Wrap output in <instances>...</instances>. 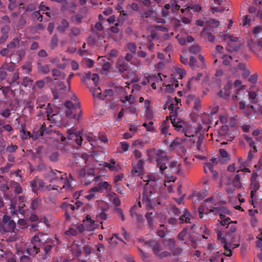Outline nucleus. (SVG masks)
Here are the masks:
<instances>
[{
    "label": "nucleus",
    "mask_w": 262,
    "mask_h": 262,
    "mask_svg": "<svg viewBox=\"0 0 262 262\" xmlns=\"http://www.w3.org/2000/svg\"><path fill=\"white\" fill-rule=\"evenodd\" d=\"M49 177H50V189L58 190V188L62 190L63 188L71 187L67 174L63 171L51 169L49 172Z\"/></svg>",
    "instance_id": "f257e3e1"
},
{
    "label": "nucleus",
    "mask_w": 262,
    "mask_h": 262,
    "mask_svg": "<svg viewBox=\"0 0 262 262\" xmlns=\"http://www.w3.org/2000/svg\"><path fill=\"white\" fill-rule=\"evenodd\" d=\"M219 21L215 19H211L207 21V25L201 32L202 36L210 42L214 40V34L216 33L215 28L219 26Z\"/></svg>",
    "instance_id": "f03ea898"
},
{
    "label": "nucleus",
    "mask_w": 262,
    "mask_h": 262,
    "mask_svg": "<svg viewBox=\"0 0 262 262\" xmlns=\"http://www.w3.org/2000/svg\"><path fill=\"white\" fill-rule=\"evenodd\" d=\"M15 222L11 219V217L4 215L3 216L2 222L0 223V233L4 234L8 232H16Z\"/></svg>",
    "instance_id": "7ed1b4c3"
},
{
    "label": "nucleus",
    "mask_w": 262,
    "mask_h": 262,
    "mask_svg": "<svg viewBox=\"0 0 262 262\" xmlns=\"http://www.w3.org/2000/svg\"><path fill=\"white\" fill-rule=\"evenodd\" d=\"M141 202L139 201L137 205H134L130 209V214L131 216L136 219L138 225L143 223L144 219L143 218V215L144 214L145 218L147 219V211H146L145 213H144L143 210L141 209Z\"/></svg>",
    "instance_id": "20e7f679"
},
{
    "label": "nucleus",
    "mask_w": 262,
    "mask_h": 262,
    "mask_svg": "<svg viewBox=\"0 0 262 262\" xmlns=\"http://www.w3.org/2000/svg\"><path fill=\"white\" fill-rule=\"evenodd\" d=\"M173 126L177 131L184 133L187 137L193 138L196 133L195 128L181 120L177 121V122L174 121Z\"/></svg>",
    "instance_id": "39448f33"
},
{
    "label": "nucleus",
    "mask_w": 262,
    "mask_h": 262,
    "mask_svg": "<svg viewBox=\"0 0 262 262\" xmlns=\"http://www.w3.org/2000/svg\"><path fill=\"white\" fill-rule=\"evenodd\" d=\"M157 165L160 168L161 173L167 168V165L169 163L168 157L164 154L162 150H158L155 156Z\"/></svg>",
    "instance_id": "423d86ee"
},
{
    "label": "nucleus",
    "mask_w": 262,
    "mask_h": 262,
    "mask_svg": "<svg viewBox=\"0 0 262 262\" xmlns=\"http://www.w3.org/2000/svg\"><path fill=\"white\" fill-rule=\"evenodd\" d=\"M181 102L180 99H178L176 97L174 99V102H172L169 105L168 109L170 111V115L167 116V120H170V123L173 125L174 120L175 122H177V121H180L179 119L177 118V111L179 108L178 103Z\"/></svg>",
    "instance_id": "0eeeda50"
},
{
    "label": "nucleus",
    "mask_w": 262,
    "mask_h": 262,
    "mask_svg": "<svg viewBox=\"0 0 262 262\" xmlns=\"http://www.w3.org/2000/svg\"><path fill=\"white\" fill-rule=\"evenodd\" d=\"M247 97V91L246 90V88H243L235 90L232 98L235 101L238 100L243 101Z\"/></svg>",
    "instance_id": "6e6552de"
},
{
    "label": "nucleus",
    "mask_w": 262,
    "mask_h": 262,
    "mask_svg": "<svg viewBox=\"0 0 262 262\" xmlns=\"http://www.w3.org/2000/svg\"><path fill=\"white\" fill-rule=\"evenodd\" d=\"M232 87L233 85L231 82L230 81L227 82L224 88L218 93V95L225 99H228L229 98Z\"/></svg>",
    "instance_id": "1a4fd4ad"
},
{
    "label": "nucleus",
    "mask_w": 262,
    "mask_h": 262,
    "mask_svg": "<svg viewBox=\"0 0 262 262\" xmlns=\"http://www.w3.org/2000/svg\"><path fill=\"white\" fill-rule=\"evenodd\" d=\"M210 212H214L215 214H219L221 220L225 219V215L223 213L230 214V212L224 207H212L209 210Z\"/></svg>",
    "instance_id": "9d476101"
},
{
    "label": "nucleus",
    "mask_w": 262,
    "mask_h": 262,
    "mask_svg": "<svg viewBox=\"0 0 262 262\" xmlns=\"http://www.w3.org/2000/svg\"><path fill=\"white\" fill-rule=\"evenodd\" d=\"M145 163V161L140 160L136 165H135L132 171V174L136 176H141L143 173V166Z\"/></svg>",
    "instance_id": "9b49d317"
},
{
    "label": "nucleus",
    "mask_w": 262,
    "mask_h": 262,
    "mask_svg": "<svg viewBox=\"0 0 262 262\" xmlns=\"http://www.w3.org/2000/svg\"><path fill=\"white\" fill-rule=\"evenodd\" d=\"M147 243V242H145L144 240L140 239L138 242L139 245L138 246L141 257L145 261H146L147 260L146 253L145 252Z\"/></svg>",
    "instance_id": "f8f14e48"
},
{
    "label": "nucleus",
    "mask_w": 262,
    "mask_h": 262,
    "mask_svg": "<svg viewBox=\"0 0 262 262\" xmlns=\"http://www.w3.org/2000/svg\"><path fill=\"white\" fill-rule=\"evenodd\" d=\"M83 223L86 231H93L97 228V225L95 223V221L91 220L90 215L86 216V219L83 221Z\"/></svg>",
    "instance_id": "ddd939ff"
},
{
    "label": "nucleus",
    "mask_w": 262,
    "mask_h": 262,
    "mask_svg": "<svg viewBox=\"0 0 262 262\" xmlns=\"http://www.w3.org/2000/svg\"><path fill=\"white\" fill-rule=\"evenodd\" d=\"M46 129V125L45 123H43L41 125L40 128L37 131L33 130L32 133V139L33 140H36L40 136H43L44 132Z\"/></svg>",
    "instance_id": "4468645a"
},
{
    "label": "nucleus",
    "mask_w": 262,
    "mask_h": 262,
    "mask_svg": "<svg viewBox=\"0 0 262 262\" xmlns=\"http://www.w3.org/2000/svg\"><path fill=\"white\" fill-rule=\"evenodd\" d=\"M191 217V213L186 209H185L183 215L179 217L180 223L182 224L183 223L192 224L190 222Z\"/></svg>",
    "instance_id": "2eb2a0df"
},
{
    "label": "nucleus",
    "mask_w": 262,
    "mask_h": 262,
    "mask_svg": "<svg viewBox=\"0 0 262 262\" xmlns=\"http://www.w3.org/2000/svg\"><path fill=\"white\" fill-rule=\"evenodd\" d=\"M61 208L65 209L66 211V215L67 219L70 217V214H71L70 211L73 212L76 209L74 205L68 204L67 203H63L62 204Z\"/></svg>",
    "instance_id": "dca6fc26"
},
{
    "label": "nucleus",
    "mask_w": 262,
    "mask_h": 262,
    "mask_svg": "<svg viewBox=\"0 0 262 262\" xmlns=\"http://www.w3.org/2000/svg\"><path fill=\"white\" fill-rule=\"evenodd\" d=\"M185 141V139H180L179 138H176L173 142L170 144V147L171 148L174 149L176 148H177L178 146H180V147L183 150H185V148L184 146H182V144L183 142Z\"/></svg>",
    "instance_id": "f3484780"
},
{
    "label": "nucleus",
    "mask_w": 262,
    "mask_h": 262,
    "mask_svg": "<svg viewBox=\"0 0 262 262\" xmlns=\"http://www.w3.org/2000/svg\"><path fill=\"white\" fill-rule=\"evenodd\" d=\"M76 110L75 113L73 116V118L76 119L78 122L80 121L82 117L83 112L81 108L79 102H77V104L75 106Z\"/></svg>",
    "instance_id": "a211bd4d"
},
{
    "label": "nucleus",
    "mask_w": 262,
    "mask_h": 262,
    "mask_svg": "<svg viewBox=\"0 0 262 262\" xmlns=\"http://www.w3.org/2000/svg\"><path fill=\"white\" fill-rule=\"evenodd\" d=\"M148 247L152 248V250L154 254L158 255L161 250L160 245L155 241H148Z\"/></svg>",
    "instance_id": "6ab92c4d"
},
{
    "label": "nucleus",
    "mask_w": 262,
    "mask_h": 262,
    "mask_svg": "<svg viewBox=\"0 0 262 262\" xmlns=\"http://www.w3.org/2000/svg\"><path fill=\"white\" fill-rule=\"evenodd\" d=\"M104 166L107 167L111 171H119L121 168V166L119 164H116V162L114 159L110 161V163L105 162Z\"/></svg>",
    "instance_id": "aec40b11"
},
{
    "label": "nucleus",
    "mask_w": 262,
    "mask_h": 262,
    "mask_svg": "<svg viewBox=\"0 0 262 262\" xmlns=\"http://www.w3.org/2000/svg\"><path fill=\"white\" fill-rule=\"evenodd\" d=\"M38 72L43 74H48L50 72V66L48 64L42 65L39 61L37 62Z\"/></svg>",
    "instance_id": "412c9836"
},
{
    "label": "nucleus",
    "mask_w": 262,
    "mask_h": 262,
    "mask_svg": "<svg viewBox=\"0 0 262 262\" xmlns=\"http://www.w3.org/2000/svg\"><path fill=\"white\" fill-rule=\"evenodd\" d=\"M194 226H195L194 224H192V225L191 226H188L187 227L183 228L182 231H181L178 234V235L177 236L178 238L181 241H184V237L188 234V230H192Z\"/></svg>",
    "instance_id": "4be33fe9"
},
{
    "label": "nucleus",
    "mask_w": 262,
    "mask_h": 262,
    "mask_svg": "<svg viewBox=\"0 0 262 262\" xmlns=\"http://www.w3.org/2000/svg\"><path fill=\"white\" fill-rule=\"evenodd\" d=\"M133 145L135 148L134 151V154L135 156L136 157V158H140L141 157V152L136 148H140L142 147L143 146V143L140 140H136L133 143Z\"/></svg>",
    "instance_id": "5701e85b"
},
{
    "label": "nucleus",
    "mask_w": 262,
    "mask_h": 262,
    "mask_svg": "<svg viewBox=\"0 0 262 262\" xmlns=\"http://www.w3.org/2000/svg\"><path fill=\"white\" fill-rule=\"evenodd\" d=\"M223 39L227 42V44L230 43L231 45V43H233L234 42H239L237 37L229 34H224L223 36Z\"/></svg>",
    "instance_id": "b1692460"
},
{
    "label": "nucleus",
    "mask_w": 262,
    "mask_h": 262,
    "mask_svg": "<svg viewBox=\"0 0 262 262\" xmlns=\"http://www.w3.org/2000/svg\"><path fill=\"white\" fill-rule=\"evenodd\" d=\"M168 213L171 216L178 217L180 216L181 211L176 206L173 205L169 209Z\"/></svg>",
    "instance_id": "393cba45"
},
{
    "label": "nucleus",
    "mask_w": 262,
    "mask_h": 262,
    "mask_svg": "<svg viewBox=\"0 0 262 262\" xmlns=\"http://www.w3.org/2000/svg\"><path fill=\"white\" fill-rule=\"evenodd\" d=\"M108 186V183L107 182L104 181L99 183L97 186L92 188V190L99 192L103 190L104 189H107Z\"/></svg>",
    "instance_id": "a878e982"
},
{
    "label": "nucleus",
    "mask_w": 262,
    "mask_h": 262,
    "mask_svg": "<svg viewBox=\"0 0 262 262\" xmlns=\"http://www.w3.org/2000/svg\"><path fill=\"white\" fill-rule=\"evenodd\" d=\"M69 27V23L68 20L63 18L61 22V25L58 26L57 28L58 31L60 33H63L66 31L67 29Z\"/></svg>",
    "instance_id": "bb28decb"
},
{
    "label": "nucleus",
    "mask_w": 262,
    "mask_h": 262,
    "mask_svg": "<svg viewBox=\"0 0 262 262\" xmlns=\"http://www.w3.org/2000/svg\"><path fill=\"white\" fill-rule=\"evenodd\" d=\"M224 247L225 249L224 254L227 256H231L232 255V251L231 250L232 244L228 243L227 242L224 243Z\"/></svg>",
    "instance_id": "cd10ccee"
},
{
    "label": "nucleus",
    "mask_w": 262,
    "mask_h": 262,
    "mask_svg": "<svg viewBox=\"0 0 262 262\" xmlns=\"http://www.w3.org/2000/svg\"><path fill=\"white\" fill-rule=\"evenodd\" d=\"M168 121V120H167V119L164 121L160 126L161 132L162 134L165 135L166 137L168 133V129L169 127V123L167 122Z\"/></svg>",
    "instance_id": "c85d7f7f"
},
{
    "label": "nucleus",
    "mask_w": 262,
    "mask_h": 262,
    "mask_svg": "<svg viewBox=\"0 0 262 262\" xmlns=\"http://www.w3.org/2000/svg\"><path fill=\"white\" fill-rule=\"evenodd\" d=\"M240 46L239 42H234L233 43L227 44V50L229 52L237 51Z\"/></svg>",
    "instance_id": "c756f323"
},
{
    "label": "nucleus",
    "mask_w": 262,
    "mask_h": 262,
    "mask_svg": "<svg viewBox=\"0 0 262 262\" xmlns=\"http://www.w3.org/2000/svg\"><path fill=\"white\" fill-rule=\"evenodd\" d=\"M147 185L146 183L144 186V191L143 192L142 204L144 208L147 210V195L146 194V187Z\"/></svg>",
    "instance_id": "7c9ffc66"
},
{
    "label": "nucleus",
    "mask_w": 262,
    "mask_h": 262,
    "mask_svg": "<svg viewBox=\"0 0 262 262\" xmlns=\"http://www.w3.org/2000/svg\"><path fill=\"white\" fill-rule=\"evenodd\" d=\"M204 140V137L200 135L198 138L197 140H196V139H193V142L196 143V149L198 150H202V144L203 143Z\"/></svg>",
    "instance_id": "2f4dec72"
},
{
    "label": "nucleus",
    "mask_w": 262,
    "mask_h": 262,
    "mask_svg": "<svg viewBox=\"0 0 262 262\" xmlns=\"http://www.w3.org/2000/svg\"><path fill=\"white\" fill-rule=\"evenodd\" d=\"M91 91L92 92L94 97H97L100 99H104L101 95V90L100 87L92 88Z\"/></svg>",
    "instance_id": "473e14b6"
},
{
    "label": "nucleus",
    "mask_w": 262,
    "mask_h": 262,
    "mask_svg": "<svg viewBox=\"0 0 262 262\" xmlns=\"http://www.w3.org/2000/svg\"><path fill=\"white\" fill-rule=\"evenodd\" d=\"M20 133H23V135H21V138L23 140L28 139L30 138H32V134H31L30 132L26 130L25 128V126H24L22 129L20 130Z\"/></svg>",
    "instance_id": "72a5a7b5"
},
{
    "label": "nucleus",
    "mask_w": 262,
    "mask_h": 262,
    "mask_svg": "<svg viewBox=\"0 0 262 262\" xmlns=\"http://www.w3.org/2000/svg\"><path fill=\"white\" fill-rule=\"evenodd\" d=\"M201 51V47L198 45H193L189 48V51L191 54L194 55L199 53Z\"/></svg>",
    "instance_id": "f704fd0d"
},
{
    "label": "nucleus",
    "mask_w": 262,
    "mask_h": 262,
    "mask_svg": "<svg viewBox=\"0 0 262 262\" xmlns=\"http://www.w3.org/2000/svg\"><path fill=\"white\" fill-rule=\"evenodd\" d=\"M19 40L18 38L16 37L13 39L12 41L10 42L7 45V48L8 49H14L19 46Z\"/></svg>",
    "instance_id": "c9c22d12"
},
{
    "label": "nucleus",
    "mask_w": 262,
    "mask_h": 262,
    "mask_svg": "<svg viewBox=\"0 0 262 262\" xmlns=\"http://www.w3.org/2000/svg\"><path fill=\"white\" fill-rule=\"evenodd\" d=\"M128 68V63L127 62L123 61L118 64V69L120 73H123L126 71Z\"/></svg>",
    "instance_id": "e433bc0d"
},
{
    "label": "nucleus",
    "mask_w": 262,
    "mask_h": 262,
    "mask_svg": "<svg viewBox=\"0 0 262 262\" xmlns=\"http://www.w3.org/2000/svg\"><path fill=\"white\" fill-rule=\"evenodd\" d=\"M58 38L57 34H54L51 39V47L52 49H55L58 46Z\"/></svg>",
    "instance_id": "4c0bfd02"
},
{
    "label": "nucleus",
    "mask_w": 262,
    "mask_h": 262,
    "mask_svg": "<svg viewBox=\"0 0 262 262\" xmlns=\"http://www.w3.org/2000/svg\"><path fill=\"white\" fill-rule=\"evenodd\" d=\"M30 185L32 192H33L35 193H37L38 189L37 180H33L31 181L30 182Z\"/></svg>",
    "instance_id": "58836bf2"
},
{
    "label": "nucleus",
    "mask_w": 262,
    "mask_h": 262,
    "mask_svg": "<svg viewBox=\"0 0 262 262\" xmlns=\"http://www.w3.org/2000/svg\"><path fill=\"white\" fill-rule=\"evenodd\" d=\"M196 60L193 55H191L190 57L189 61L188 62V65H189L192 69L199 67L196 63Z\"/></svg>",
    "instance_id": "ea45409f"
},
{
    "label": "nucleus",
    "mask_w": 262,
    "mask_h": 262,
    "mask_svg": "<svg viewBox=\"0 0 262 262\" xmlns=\"http://www.w3.org/2000/svg\"><path fill=\"white\" fill-rule=\"evenodd\" d=\"M240 175L239 174H236L232 180V184L235 187H240Z\"/></svg>",
    "instance_id": "a19ab883"
},
{
    "label": "nucleus",
    "mask_w": 262,
    "mask_h": 262,
    "mask_svg": "<svg viewBox=\"0 0 262 262\" xmlns=\"http://www.w3.org/2000/svg\"><path fill=\"white\" fill-rule=\"evenodd\" d=\"M167 223L169 225L176 226L178 224L179 220V218L178 219L177 217L171 216L170 218H168L166 220Z\"/></svg>",
    "instance_id": "79ce46f5"
},
{
    "label": "nucleus",
    "mask_w": 262,
    "mask_h": 262,
    "mask_svg": "<svg viewBox=\"0 0 262 262\" xmlns=\"http://www.w3.org/2000/svg\"><path fill=\"white\" fill-rule=\"evenodd\" d=\"M12 183L15 185L14 187V192L16 194H20L23 192V188L21 185L17 182L13 181Z\"/></svg>",
    "instance_id": "37998d69"
},
{
    "label": "nucleus",
    "mask_w": 262,
    "mask_h": 262,
    "mask_svg": "<svg viewBox=\"0 0 262 262\" xmlns=\"http://www.w3.org/2000/svg\"><path fill=\"white\" fill-rule=\"evenodd\" d=\"M157 178L154 176L153 174H148V185L149 184V183L151 182L150 185L153 187V191L155 190L156 188H155Z\"/></svg>",
    "instance_id": "c03bdc74"
},
{
    "label": "nucleus",
    "mask_w": 262,
    "mask_h": 262,
    "mask_svg": "<svg viewBox=\"0 0 262 262\" xmlns=\"http://www.w3.org/2000/svg\"><path fill=\"white\" fill-rule=\"evenodd\" d=\"M260 188L259 183L258 181H250V189L258 190Z\"/></svg>",
    "instance_id": "a18cd8bd"
},
{
    "label": "nucleus",
    "mask_w": 262,
    "mask_h": 262,
    "mask_svg": "<svg viewBox=\"0 0 262 262\" xmlns=\"http://www.w3.org/2000/svg\"><path fill=\"white\" fill-rule=\"evenodd\" d=\"M188 10H192L194 12L199 13L202 10V7L198 4L192 5L188 7Z\"/></svg>",
    "instance_id": "49530a36"
},
{
    "label": "nucleus",
    "mask_w": 262,
    "mask_h": 262,
    "mask_svg": "<svg viewBox=\"0 0 262 262\" xmlns=\"http://www.w3.org/2000/svg\"><path fill=\"white\" fill-rule=\"evenodd\" d=\"M23 69L26 70V74H29L32 71V65L31 62L26 63L23 67Z\"/></svg>",
    "instance_id": "de8ad7c7"
},
{
    "label": "nucleus",
    "mask_w": 262,
    "mask_h": 262,
    "mask_svg": "<svg viewBox=\"0 0 262 262\" xmlns=\"http://www.w3.org/2000/svg\"><path fill=\"white\" fill-rule=\"evenodd\" d=\"M1 70H7L9 72H13L14 70V66L9 65L7 63H4L0 68Z\"/></svg>",
    "instance_id": "09e8293b"
},
{
    "label": "nucleus",
    "mask_w": 262,
    "mask_h": 262,
    "mask_svg": "<svg viewBox=\"0 0 262 262\" xmlns=\"http://www.w3.org/2000/svg\"><path fill=\"white\" fill-rule=\"evenodd\" d=\"M67 133L70 136H72L71 139L72 138L73 136L78 137L80 135V133L79 131H76V129L73 128L69 129Z\"/></svg>",
    "instance_id": "8fccbe9b"
},
{
    "label": "nucleus",
    "mask_w": 262,
    "mask_h": 262,
    "mask_svg": "<svg viewBox=\"0 0 262 262\" xmlns=\"http://www.w3.org/2000/svg\"><path fill=\"white\" fill-rule=\"evenodd\" d=\"M83 18V16L80 14H78L76 15L73 16L71 17V20L73 23H80Z\"/></svg>",
    "instance_id": "3c124183"
},
{
    "label": "nucleus",
    "mask_w": 262,
    "mask_h": 262,
    "mask_svg": "<svg viewBox=\"0 0 262 262\" xmlns=\"http://www.w3.org/2000/svg\"><path fill=\"white\" fill-rule=\"evenodd\" d=\"M17 149H18L17 145L11 144L10 145H8L6 148V151L9 153H13V152H15Z\"/></svg>",
    "instance_id": "603ef678"
},
{
    "label": "nucleus",
    "mask_w": 262,
    "mask_h": 262,
    "mask_svg": "<svg viewBox=\"0 0 262 262\" xmlns=\"http://www.w3.org/2000/svg\"><path fill=\"white\" fill-rule=\"evenodd\" d=\"M223 59V64L225 66H228L230 63L231 60L232 59V58L231 56H228L227 55H225L222 57Z\"/></svg>",
    "instance_id": "864d4df0"
},
{
    "label": "nucleus",
    "mask_w": 262,
    "mask_h": 262,
    "mask_svg": "<svg viewBox=\"0 0 262 262\" xmlns=\"http://www.w3.org/2000/svg\"><path fill=\"white\" fill-rule=\"evenodd\" d=\"M32 82H33V80L28 78L27 76H25L22 78L21 84L25 87H27L30 83Z\"/></svg>",
    "instance_id": "5fc2aeb1"
},
{
    "label": "nucleus",
    "mask_w": 262,
    "mask_h": 262,
    "mask_svg": "<svg viewBox=\"0 0 262 262\" xmlns=\"http://www.w3.org/2000/svg\"><path fill=\"white\" fill-rule=\"evenodd\" d=\"M77 104V103L74 104L72 102L70 101H67L65 102L64 106L67 108L73 109V110L75 111V106Z\"/></svg>",
    "instance_id": "6e6d98bb"
},
{
    "label": "nucleus",
    "mask_w": 262,
    "mask_h": 262,
    "mask_svg": "<svg viewBox=\"0 0 262 262\" xmlns=\"http://www.w3.org/2000/svg\"><path fill=\"white\" fill-rule=\"evenodd\" d=\"M19 78V73L18 72H15L12 77V83L16 84H19V81L18 80Z\"/></svg>",
    "instance_id": "4d7b16f0"
},
{
    "label": "nucleus",
    "mask_w": 262,
    "mask_h": 262,
    "mask_svg": "<svg viewBox=\"0 0 262 262\" xmlns=\"http://www.w3.org/2000/svg\"><path fill=\"white\" fill-rule=\"evenodd\" d=\"M32 17L37 18L38 20L41 22L43 19V16L40 14L39 11H36L32 13Z\"/></svg>",
    "instance_id": "13d9d810"
},
{
    "label": "nucleus",
    "mask_w": 262,
    "mask_h": 262,
    "mask_svg": "<svg viewBox=\"0 0 262 262\" xmlns=\"http://www.w3.org/2000/svg\"><path fill=\"white\" fill-rule=\"evenodd\" d=\"M59 155L58 152H54L50 156L49 159L52 162H57L58 160Z\"/></svg>",
    "instance_id": "bf43d9fd"
},
{
    "label": "nucleus",
    "mask_w": 262,
    "mask_h": 262,
    "mask_svg": "<svg viewBox=\"0 0 262 262\" xmlns=\"http://www.w3.org/2000/svg\"><path fill=\"white\" fill-rule=\"evenodd\" d=\"M121 101L123 103H125L127 101H128L130 104L134 103V98L132 99V95H130L129 96H126L124 98H122L121 99Z\"/></svg>",
    "instance_id": "052dcab7"
},
{
    "label": "nucleus",
    "mask_w": 262,
    "mask_h": 262,
    "mask_svg": "<svg viewBox=\"0 0 262 262\" xmlns=\"http://www.w3.org/2000/svg\"><path fill=\"white\" fill-rule=\"evenodd\" d=\"M127 48L133 53H135L137 50L136 45L133 42L128 43Z\"/></svg>",
    "instance_id": "680f3d73"
},
{
    "label": "nucleus",
    "mask_w": 262,
    "mask_h": 262,
    "mask_svg": "<svg viewBox=\"0 0 262 262\" xmlns=\"http://www.w3.org/2000/svg\"><path fill=\"white\" fill-rule=\"evenodd\" d=\"M206 192L202 191L196 192L195 196L197 198L198 200H202L206 196Z\"/></svg>",
    "instance_id": "e2e57ef3"
},
{
    "label": "nucleus",
    "mask_w": 262,
    "mask_h": 262,
    "mask_svg": "<svg viewBox=\"0 0 262 262\" xmlns=\"http://www.w3.org/2000/svg\"><path fill=\"white\" fill-rule=\"evenodd\" d=\"M203 75L201 73H199L197 74L196 76L192 77L188 82V85L191 84L193 82L194 80L199 81L201 78L202 77Z\"/></svg>",
    "instance_id": "0e129e2a"
},
{
    "label": "nucleus",
    "mask_w": 262,
    "mask_h": 262,
    "mask_svg": "<svg viewBox=\"0 0 262 262\" xmlns=\"http://www.w3.org/2000/svg\"><path fill=\"white\" fill-rule=\"evenodd\" d=\"M217 237L218 240L220 241L222 243H224L227 242L226 238L223 236V234L221 231H218L217 232Z\"/></svg>",
    "instance_id": "69168bd1"
},
{
    "label": "nucleus",
    "mask_w": 262,
    "mask_h": 262,
    "mask_svg": "<svg viewBox=\"0 0 262 262\" xmlns=\"http://www.w3.org/2000/svg\"><path fill=\"white\" fill-rule=\"evenodd\" d=\"M75 113V111L73 109L67 108L65 111V114L68 118H72L74 114Z\"/></svg>",
    "instance_id": "338daca9"
},
{
    "label": "nucleus",
    "mask_w": 262,
    "mask_h": 262,
    "mask_svg": "<svg viewBox=\"0 0 262 262\" xmlns=\"http://www.w3.org/2000/svg\"><path fill=\"white\" fill-rule=\"evenodd\" d=\"M178 165V161H172L171 162L169 165V168L171 169V171L174 173V170L177 168Z\"/></svg>",
    "instance_id": "774afa93"
}]
</instances>
